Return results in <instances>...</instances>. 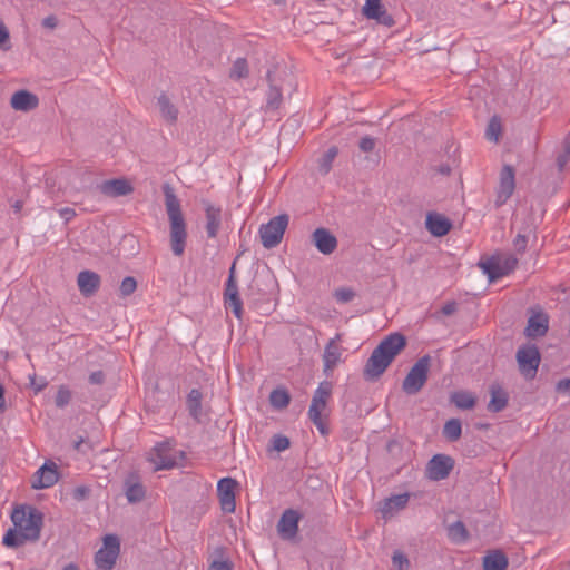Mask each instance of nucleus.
Listing matches in <instances>:
<instances>
[{
    "label": "nucleus",
    "mask_w": 570,
    "mask_h": 570,
    "mask_svg": "<svg viewBox=\"0 0 570 570\" xmlns=\"http://www.w3.org/2000/svg\"><path fill=\"white\" fill-rule=\"evenodd\" d=\"M426 229L435 237L446 235L451 229V222L439 213H429L425 220Z\"/></svg>",
    "instance_id": "obj_24"
},
{
    "label": "nucleus",
    "mask_w": 570,
    "mask_h": 570,
    "mask_svg": "<svg viewBox=\"0 0 570 570\" xmlns=\"http://www.w3.org/2000/svg\"><path fill=\"white\" fill-rule=\"evenodd\" d=\"M514 247L519 250V252H523L527 247V238L523 236V235H518L514 239Z\"/></svg>",
    "instance_id": "obj_50"
},
{
    "label": "nucleus",
    "mask_w": 570,
    "mask_h": 570,
    "mask_svg": "<svg viewBox=\"0 0 570 570\" xmlns=\"http://www.w3.org/2000/svg\"><path fill=\"white\" fill-rule=\"evenodd\" d=\"M124 493L131 504L141 502L146 497V488L135 473L129 474L124 482Z\"/></svg>",
    "instance_id": "obj_17"
},
{
    "label": "nucleus",
    "mask_w": 570,
    "mask_h": 570,
    "mask_svg": "<svg viewBox=\"0 0 570 570\" xmlns=\"http://www.w3.org/2000/svg\"><path fill=\"white\" fill-rule=\"evenodd\" d=\"M10 33L7 27L4 26L3 21L0 19V48L8 49L9 47L6 46L9 42Z\"/></svg>",
    "instance_id": "obj_46"
},
{
    "label": "nucleus",
    "mask_w": 570,
    "mask_h": 570,
    "mask_svg": "<svg viewBox=\"0 0 570 570\" xmlns=\"http://www.w3.org/2000/svg\"><path fill=\"white\" fill-rule=\"evenodd\" d=\"M298 521L299 515L295 510H286L278 521V533L286 539L295 537L298 529Z\"/></svg>",
    "instance_id": "obj_22"
},
{
    "label": "nucleus",
    "mask_w": 570,
    "mask_h": 570,
    "mask_svg": "<svg viewBox=\"0 0 570 570\" xmlns=\"http://www.w3.org/2000/svg\"><path fill=\"white\" fill-rule=\"evenodd\" d=\"M454 461L445 454H435L425 468L426 476L432 481H441L448 478L452 471Z\"/></svg>",
    "instance_id": "obj_11"
},
{
    "label": "nucleus",
    "mask_w": 570,
    "mask_h": 570,
    "mask_svg": "<svg viewBox=\"0 0 570 570\" xmlns=\"http://www.w3.org/2000/svg\"><path fill=\"white\" fill-rule=\"evenodd\" d=\"M549 328V317L540 309H532L525 327V335L528 337H541L546 335Z\"/></svg>",
    "instance_id": "obj_16"
},
{
    "label": "nucleus",
    "mask_w": 570,
    "mask_h": 570,
    "mask_svg": "<svg viewBox=\"0 0 570 570\" xmlns=\"http://www.w3.org/2000/svg\"><path fill=\"white\" fill-rule=\"evenodd\" d=\"M462 433V425L459 419H451L445 422L443 426V435L449 441L454 442L460 439Z\"/></svg>",
    "instance_id": "obj_34"
},
{
    "label": "nucleus",
    "mask_w": 570,
    "mask_h": 570,
    "mask_svg": "<svg viewBox=\"0 0 570 570\" xmlns=\"http://www.w3.org/2000/svg\"><path fill=\"white\" fill-rule=\"evenodd\" d=\"M82 442H83V439H82V438H81V439H79L78 441H76V442H75V449H76V450H80V445L82 444Z\"/></svg>",
    "instance_id": "obj_58"
},
{
    "label": "nucleus",
    "mask_w": 570,
    "mask_h": 570,
    "mask_svg": "<svg viewBox=\"0 0 570 570\" xmlns=\"http://www.w3.org/2000/svg\"><path fill=\"white\" fill-rule=\"evenodd\" d=\"M442 173H449V168H443Z\"/></svg>",
    "instance_id": "obj_59"
},
{
    "label": "nucleus",
    "mask_w": 570,
    "mask_h": 570,
    "mask_svg": "<svg viewBox=\"0 0 570 570\" xmlns=\"http://www.w3.org/2000/svg\"><path fill=\"white\" fill-rule=\"evenodd\" d=\"M102 379H104V374L102 372L98 371V372H94L91 373L90 375V382L91 383H95V384H99L102 382Z\"/></svg>",
    "instance_id": "obj_54"
},
{
    "label": "nucleus",
    "mask_w": 570,
    "mask_h": 570,
    "mask_svg": "<svg viewBox=\"0 0 570 570\" xmlns=\"http://www.w3.org/2000/svg\"><path fill=\"white\" fill-rule=\"evenodd\" d=\"M237 481L233 478H223L217 483V493L222 510L226 513H233L236 509L235 489Z\"/></svg>",
    "instance_id": "obj_13"
},
{
    "label": "nucleus",
    "mask_w": 570,
    "mask_h": 570,
    "mask_svg": "<svg viewBox=\"0 0 570 570\" xmlns=\"http://www.w3.org/2000/svg\"><path fill=\"white\" fill-rule=\"evenodd\" d=\"M566 150L570 153V135L567 137L564 141Z\"/></svg>",
    "instance_id": "obj_57"
},
{
    "label": "nucleus",
    "mask_w": 570,
    "mask_h": 570,
    "mask_svg": "<svg viewBox=\"0 0 570 570\" xmlns=\"http://www.w3.org/2000/svg\"><path fill=\"white\" fill-rule=\"evenodd\" d=\"M148 460L154 465L155 470H167L176 465V455L174 453L171 443L164 441L154 446L149 452Z\"/></svg>",
    "instance_id": "obj_9"
},
{
    "label": "nucleus",
    "mask_w": 570,
    "mask_h": 570,
    "mask_svg": "<svg viewBox=\"0 0 570 570\" xmlns=\"http://www.w3.org/2000/svg\"><path fill=\"white\" fill-rule=\"evenodd\" d=\"M58 480V466L55 462L48 460L36 471L31 487L36 490L48 489L55 485Z\"/></svg>",
    "instance_id": "obj_12"
},
{
    "label": "nucleus",
    "mask_w": 570,
    "mask_h": 570,
    "mask_svg": "<svg viewBox=\"0 0 570 570\" xmlns=\"http://www.w3.org/2000/svg\"><path fill=\"white\" fill-rule=\"evenodd\" d=\"M268 79V90L266 92V102H265V110L266 111H274L279 108L282 102V90L281 88L275 83V80L272 76V72L268 71L267 73Z\"/></svg>",
    "instance_id": "obj_28"
},
{
    "label": "nucleus",
    "mask_w": 570,
    "mask_h": 570,
    "mask_svg": "<svg viewBox=\"0 0 570 570\" xmlns=\"http://www.w3.org/2000/svg\"><path fill=\"white\" fill-rule=\"evenodd\" d=\"M392 563L395 570H409L410 562L406 556L400 551H395L392 557Z\"/></svg>",
    "instance_id": "obj_42"
},
{
    "label": "nucleus",
    "mask_w": 570,
    "mask_h": 570,
    "mask_svg": "<svg viewBox=\"0 0 570 570\" xmlns=\"http://www.w3.org/2000/svg\"><path fill=\"white\" fill-rule=\"evenodd\" d=\"M409 499V493L395 494L385 499L380 509L382 517L384 519L392 518L395 513L406 507Z\"/></svg>",
    "instance_id": "obj_26"
},
{
    "label": "nucleus",
    "mask_w": 570,
    "mask_h": 570,
    "mask_svg": "<svg viewBox=\"0 0 570 570\" xmlns=\"http://www.w3.org/2000/svg\"><path fill=\"white\" fill-rule=\"evenodd\" d=\"M429 367L430 356L428 355L422 356L415 362L402 384V389L406 394L413 395L421 391L428 380Z\"/></svg>",
    "instance_id": "obj_5"
},
{
    "label": "nucleus",
    "mask_w": 570,
    "mask_h": 570,
    "mask_svg": "<svg viewBox=\"0 0 570 570\" xmlns=\"http://www.w3.org/2000/svg\"><path fill=\"white\" fill-rule=\"evenodd\" d=\"M209 570H232V564L228 560L217 559L210 563Z\"/></svg>",
    "instance_id": "obj_47"
},
{
    "label": "nucleus",
    "mask_w": 570,
    "mask_h": 570,
    "mask_svg": "<svg viewBox=\"0 0 570 570\" xmlns=\"http://www.w3.org/2000/svg\"><path fill=\"white\" fill-rule=\"evenodd\" d=\"M137 282L134 277L127 276L120 284V293L122 296H129L136 291Z\"/></svg>",
    "instance_id": "obj_44"
},
{
    "label": "nucleus",
    "mask_w": 570,
    "mask_h": 570,
    "mask_svg": "<svg viewBox=\"0 0 570 570\" xmlns=\"http://www.w3.org/2000/svg\"><path fill=\"white\" fill-rule=\"evenodd\" d=\"M362 10L366 18L373 19L383 26L391 27L394 24L393 18L381 4V0H365V4Z\"/></svg>",
    "instance_id": "obj_19"
},
{
    "label": "nucleus",
    "mask_w": 570,
    "mask_h": 570,
    "mask_svg": "<svg viewBox=\"0 0 570 570\" xmlns=\"http://www.w3.org/2000/svg\"><path fill=\"white\" fill-rule=\"evenodd\" d=\"M515 188L514 170L511 166H504L500 174V184L497 191L495 205L498 207L507 203Z\"/></svg>",
    "instance_id": "obj_14"
},
{
    "label": "nucleus",
    "mask_w": 570,
    "mask_h": 570,
    "mask_svg": "<svg viewBox=\"0 0 570 570\" xmlns=\"http://www.w3.org/2000/svg\"><path fill=\"white\" fill-rule=\"evenodd\" d=\"M316 249L323 255L332 254L337 247L336 237L326 228H316L312 234Z\"/></svg>",
    "instance_id": "obj_18"
},
{
    "label": "nucleus",
    "mask_w": 570,
    "mask_h": 570,
    "mask_svg": "<svg viewBox=\"0 0 570 570\" xmlns=\"http://www.w3.org/2000/svg\"><path fill=\"white\" fill-rule=\"evenodd\" d=\"M100 190L109 197H120L129 195L132 191L130 183L124 178L106 180L100 185Z\"/></svg>",
    "instance_id": "obj_25"
},
{
    "label": "nucleus",
    "mask_w": 570,
    "mask_h": 570,
    "mask_svg": "<svg viewBox=\"0 0 570 570\" xmlns=\"http://www.w3.org/2000/svg\"><path fill=\"white\" fill-rule=\"evenodd\" d=\"M291 445L289 439L285 435H274L272 439V448L277 452L287 450Z\"/></svg>",
    "instance_id": "obj_43"
},
{
    "label": "nucleus",
    "mask_w": 570,
    "mask_h": 570,
    "mask_svg": "<svg viewBox=\"0 0 570 570\" xmlns=\"http://www.w3.org/2000/svg\"><path fill=\"white\" fill-rule=\"evenodd\" d=\"M451 401L460 410H471L475 405V397L472 393L458 391L451 395Z\"/></svg>",
    "instance_id": "obj_32"
},
{
    "label": "nucleus",
    "mask_w": 570,
    "mask_h": 570,
    "mask_svg": "<svg viewBox=\"0 0 570 570\" xmlns=\"http://www.w3.org/2000/svg\"><path fill=\"white\" fill-rule=\"evenodd\" d=\"M27 540L22 538L19 530L14 527L13 529L8 530L2 539V543L7 547H19L22 546Z\"/></svg>",
    "instance_id": "obj_38"
},
{
    "label": "nucleus",
    "mask_w": 570,
    "mask_h": 570,
    "mask_svg": "<svg viewBox=\"0 0 570 570\" xmlns=\"http://www.w3.org/2000/svg\"><path fill=\"white\" fill-rule=\"evenodd\" d=\"M508 558L499 550L491 551L483 558L484 570H505Z\"/></svg>",
    "instance_id": "obj_29"
},
{
    "label": "nucleus",
    "mask_w": 570,
    "mask_h": 570,
    "mask_svg": "<svg viewBox=\"0 0 570 570\" xmlns=\"http://www.w3.org/2000/svg\"><path fill=\"white\" fill-rule=\"evenodd\" d=\"M187 406L190 415L195 420H199L202 412V393L199 390L193 389L187 396Z\"/></svg>",
    "instance_id": "obj_33"
},
{
    "label": "nucleus",
    "mask_w": 570,
    "mask_h": 570,
    "mask_svg": "<svg viewBox=\"0 0 570 570\" xmlns=\"http://www.w3.org/2000/svg\"><path fill=\"white\" fill-rule=\"evenodd\" d=\"M120 542L117 535L107 534L102 547L97 551L95 562L97 570H111L119 556Z\"/></svg>",
    "instance_id": "obj_7"
},
{
    "label": "nucleus",
    "mask_w": 570,
    "mask_h": 570,
    "mask_svg": "<svg viewBox=\"0 0 570 570\" xmlns=\"http://www.w3.org/2000/svg\"><path fill=\"white\" fill-rule=\"evenodd\" d=\"M77 284L82 295L90 296L98 289L100 277L95 272L82 271L78 274Z\"/></svg>",
    "instance_id": "obj_27"
},
{
    "label": "nucleus",
    "mask_w": 570,
    "mask_h": 570,
    "mask_svg": "<svg viewBox=\"0 0 570 570\" xmlns=\"http://www.w3.org/2000/svg\"><path fill=\"white\" fill-rule=\"evenodd\" d=\"M71 400V392L70 390L67 387V386H60L58 392H57V395H56V400H55V403L58 407H65L66 405L69 404Z\"/></svg>",
    "instance_id": "obj_41"
},
{
    "label": "nucleus",
    "mask_w": 570,
    "mask_h": 570,
    "mask_svg": "<svg viewBox=\"0 0 570 570\" xmlns=\"http://www.w3.org/2000/svg\"><path fill=\"white\" fill-rule=\"evenodd\" d=\"M517 264L518 259L513 255H497L481 262L479 265L489 279L493 282L512 272Z\"/></svg>",
    "instance_id": "obj_6"
},
{
    "label": "nucleus",
    "mask_w": 570,
    "mask_h": 570,
    "mask_svg": "<svg viewBox=\"0 0 570 570\" xmlns=\"http://www.w3.org/2000/svg\"><path fill=\"white\" fill-rule=\"evenodd\" d=\"M276 3H281L283 2L284 0H274Z\"/></svg>",
    "instance_id": "obj_61"
},
{
    "label": "nucleus",
    "mask_w": 570,
    "mask_h": 570,
    "mask_svg": "<svg viewBox=\"0 0 570 570\" xmlns=\"http://www.w3.org/2000/svg\"><path fill=\"white\" fill-rule=\"evenodd\" d=\"M334 296L338 302L347 303L354 298L355 293L352 288L342 287L335 291Z\"/></svg>",
    "instance_id": "obj_45"
},
{
    "label": "nucleus",
    "mask_w": 570,
    "mask_h": 570,
    "mask_svg": "<svg viewBox=\"0 0 570 570\" xmlns=\"http://www.w3.org/2000/svg\"><path fill=\"white\" fill-rule=\"evenodd\" d=\"M456 311V303L455 302H448L442 306V314L443 315H451Z\"/></svg>",
    "instance_id": "obj_51"
},
{
    "label": "nucleus",
    "mask_w": 570,
    "mask_h": 570,
    "mask_svg": "<svg viewBox=\"0 0 570 570\" xmlns=\"http://www.w3.org/2000/svg\"><path fill=\"white\" fill-rule=\"evenodd\" d=\"M289 394L283 389H276L272 391L269 395V402L272 406L277 410L286 407L289 403Z\"/></svg>",
    "instance_id": "obj_36"
},
{
    "label": "nucleus",
    "mask_w": 570,
    "mask_h": 570,
    "mask_svg": "<svg viewBox=\"0 0 570 570\" xmlns=\"http://www.w3.org/2000/svg\"><path fill=\"white\" fill-rule=\"evenodd\" d=\"M13 525L27 541H36L40 537L43 523L42 513L35 507L21 505L11 514Z\"/></svg>",
    "instance_id": "obj_3"
},
{
    "label": "nucleus",
    "mask_w": 570,
    "mask_h": 570,
    "mask_svg": "<svg viewBox=\"0 0 570 570\" xmlns=\"http://www.w3.org/2000/svg\"><path fill=\"white\" fill-rule=\"evenodd\" d=\"M62 570H78V568L73 563H70L63 567Z\"/></svg>",
    "instance_id": "obj_56"
},
{
    "label": "nucleus",
    "mask_w": 570,
    "mask_h": 570,
    "mask_svg": "<svg viewBox=\"0 0 570 570\" xmlns=\"http://www.w3.org/2000/svg\"><path fill=\"white\" fill-rule=\"evenodd\" d=\"M204 210L206 217V233L208 238H215L222 226V207L216 206L209 202L204 203Z\"/></svg>",
    "instance_id": "obj_21"
},
{
    "label": "nucleus",
    "mask_w": 570,
    "mask_h": 570,
    "mask_svg": "<svg viewBox=\"0 0 570 570\" xmlns=\"http://www.w3.org/2000/svg\"><path fill=\"white\" fill-rule=\"evenodd\" d=\"M59 216L66 222L68 223L69 220H71L75 216H76V212L73 208H70V207H65V208H61L59 209Z\"/></svg>",
    "instance_id": "obj_49"
},
{
    "label": "nucleus",
    "mask_w": 570,
    "mask_h": 570,
    "mask_svg": "<svg viewBox=\"0 0 570 570\" xmlns=\"http://www.w3.org/2000/svg\"><path fill=\"white\" fill-rule=\"evenodd\" d=\"M42 387H43V384H42V385H39V386L37 387V391H41V389H42Z\"/></svg>",
    "instance_id": "obj_60"
},
{
    "label": "nucleus",
    "mask_w": 570,
    "mask_h": 570,
    "mask_svg": "<svg viewBox=\"0 0 570 570\" xmlns=\"http://www.w3.org/2000/svg\"><path fill=\"white\" fill-rule=\"evenodd\" d=\"M375 147V140L368 136L363 137L360 141V149L364 153L372 151Z\"/></svg>",
    "instance_id": "obj_48"
},
{
    "label": "nucleus",
    "mask_w": 570,
    "mask_h": 570,
    "mask_svg": "<svg viewBox=\"0 0 570 570\" xmlns=\"http://www.w3.org/2000/svg\"><path fill=\"white\" fill-rule=\"evenodd\" d=\"M342 335L337 333L324 347L323 371L330 374L338 364L344 362V347L341 345Z\"/></svg>",
    "instance_id": "obj_10"
},
{
    "label": "nucleus",
    "mask_w": 570,
    "mask_h": 570,
    "mask_svg": "<svg viewBox=\"0 0 570 570\" xmlns=\"http://www.w3.org/2000/svg\"><path fill=\"white\" fill-rule=\"evenodd\" d=\"M42 24L46 28L53 29L57 26V20H56V18L53 16H49V17L43 19Z\"/></svg>",
    "instance_id": "obj_53"
},
{
    "label": "nucleus",
    "mask_w": 570,
    "mask_h": 570,
    "mask_svg": "<svg viewBox=\"0 0 570 570\" xmlns=\"http://www.w3.org/2000/svg\"><path fill=\"white\" fill-rule=\"evenodd\" d=\"M337 155V148L331 147L322 156L318 163V170L321 174L326 175L330 173L332 168V164Z\"/></svg>",
    "instance_id": "obj_37"
},
{
    "label": "nucleus",
    "mask_w": 570,
    "mask_h": 570,
    "mask_svg": "<svg viewBox=\"0 0 570 570\" xmlns=\"http://www.w3.org/2000/svg\"><path fill=\"white\" fill-rule=\"evenodd\" d=\"M288 222V215L281 214L262 224L258 230L262 245L267 249L276 247L283 239Z\"/></svg>",
    "instance_id": "obj_4"
},
{
    "label": "nucleus",
    "mask_w": 570,
    "mask_h": 570,
    "mask_svg": "<svg viewBox=\"0 0 570 570\" xmlns=\"http://www.w3.org/2000/svg\"><path fill=\"white\" fill-rule=\"evenodd\" d=\"M405 344V337L402 334L393 333L386 336L372 352L365 366V375L374 379L383 374Z\"/></svg>",
    "instance_id": "obj_1"
},
{
    "label": "nucleus",
    "mask_w": 570,
    "mask_h": 570,
    "mask_svg": "<svg viewBox=\"0 0 570 570\" xmlns=\"http://www.w3.org/2000/svg\"><path fill=\"white\" fill-rule=\"evenodd\" d=\"M501 134V124L497 118H492L488 125L485 136L489 140L497 142Z\"/></svg>",
    "instance_id": "obj_40"
},
{
    "label": "nucleus",
    "mask_w": 570,
    "mask_h": 570,
    "mask_svg": "<svg viewBox=\"0 0 570 570\" xmlns=\"http://www.w3.org/2000/svg\"><path fill=\"white\" fill-rule=\"evenodd\" d=\"M38 105L39 98L37 95L26 89L16 91L10 98V106L17 111L28 112L36 109Z\"/></svg>",
    "instance_id": "obj_20"
},
{
    "label": "nucleus",
    "mask_w": 570,
    "mask_h": 570,
    "mask_svg": "<svg viewBox=\"0 0 570 570\" xmlns=\"http://www.w3.org/2000/svg\"><path fill=\"white\" fill-rule=\"evenodd\" d=\"M332 392V385L328 382H323L315 390L312 403L308 409V417L311 420H318L322 416V412L326 407L327 400Z\"/></svg>",
    "instance_id": "obj_15"
},
{
    "label": "nucleus",
    "mask_w": 570,
    "mask_h": 570,
    "mask_svg": "<svg viewBox=\"0 0 570 570\" xmlns=\"http://www.w3.org/2000/svg\"><path fill=\"white\" fill-rule=\"evenodd\" d=\"M234 269H235V265H233L230 268V274H229V277H228V281L226 284L225 296L227 299V304L232 308L234 315L237 318H240L242 312H243V304H242V299L239 298L238 288L235 283V279H234Z\"/></svg>",
    "instance_id": "obj_23"
},
{
    "label": "nucleus",
    "mask_w": 570,
    "mask_h": 570,
    "mask_svg": "<svg viewBox=\"0 0 570 570\" xmlns=\"http://www.w3.org/2000/svg\"><path fill=\"white\" fill-rule=\"evenodd\" d=\"M558 390H569L570 391V380H568V379L561 380L558 383Z\"/></svg>",
    "instance_id": "obj_55"
},
{
    "label": "nucleus",
    "mask_w": 570,
    "mask_h": 570,
    "mask_svg": "<svg viewBox=\"0 0 570 570\" xmlns=\"http://www.w3.org/2000/svg\"><path fill=\"white\" fill-rule=\"evenodd\" d=\"M448 535L452 542L462 543L468 539V531L461 521H456L448 528Z\"/></svg>",
    "instance_id": "obj_35"
},
{
    "label": "nucleus",
    "mask_w": 570,
    "mask_h": 570,
    "mask_svg": "<svg viewBox=\"0 0 570 570\" xmlns=\"http://www.w3.org/2000/svg\"><path fill=\"white\" fill-rule=\"evenodd\" d=\"M508 404V395L504 390L500 386L491 387V400L489 402L488 409L492 412L502 411Z\"/></svg>",
    "instance_id": "obj_30"
},
{
    "label": "nucleus",
    "mask_w": 570,
    "mask_h": 570,
    "mask_svg": "<svg viewBox=\"0 0 570 570\" xmlns=\"http://www.w3.org/2000/svg\"><path fill=\"white\" fill-rule=\"evenodd\" d=\"M519 370L525 379H533L540 364V353L535 345L527 344L517 352Z\"/></svg>",
    "instance_id": "obj_8"
},
{
    "label": "nucleus",
    "mask_w": 570,
    "mask_h": 570,
    "mask_svg": "<svg viewBox=\"0 0 570 570\" xmlns=\"http://www.w3.org/2000/svg\"><path fill=\"white\" fill-rule=\"evenodd\" d=\"M317 430L321 432V434L325 435L327 433V429L322 420V416L318 417V420H311Z\"/></svg>",
    "instance_id": "obj_52"
},
{
    "label": "nucleus",
    "mask_w": 570,
    "mask_h": 570,
    "mask_svg": "<svg viewBox=\"0 0 570 570\" xmlns=\"http://www.w3.org/2000/svg\"><path fill=\"white\" fill-rule=\"evenodd\" d=\"M165 206L169 220L170 247L175 256H181L186 247L187 226L180 202L170 189L165 191Z\"/></svg>",
    "instance_id": "obj_2"
},
{
    "label": "nucleus",
    "mask_w": 570,
    "mask_h": 570,
    "mask_svg": "<svg viewBox=\"0 0 570 570\" xmlns=\"http://www.w3.org/2000/svg\"><path fill=\"white\" fill-rule=\"evenodd\" d=\"M248 75V68H247V62L245 59H237L234 65H233V68L230 70V78L233 79H240V78H244Z\"/></svg>",
    "instance_id": "obj_39"
},
{
    "label": "nucleus",
    "mask_w": 570,
    "mask_h": 570,
    "mask_svg": "<svg viewBox=\"0 0 570 570\" xmlns=\"http://www.w3.org/2000/svg\"><path fill=\"white\" fill-rule=\"evenodd\" d=\"M157 102L163 118L166 119L168 122H175L177 120L178 110L170 102L169 98L166 95L161 94L158 97Z\"/></svg>",
    "instance_id": "obj_31"
}]
</instances>
